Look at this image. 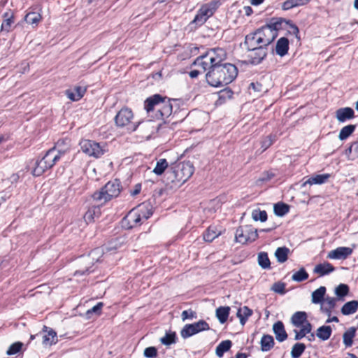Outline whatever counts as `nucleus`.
I'll list each match as a JSON object with an SVG mask.
<instances>
[{"instance_id": "f257e3e1", "label": "nucleus", "mask_w": 358, "mask_h": 358, "mask_svg": "<svg viewBox=\"0 0 358 358\" xmlns=\"http://www.w3.org/2000/svg\"><path fill=\"white\" fill-rule=\"evenodd\" d=\"M237 75V68L234 64L225 63L213 66L206 73V79L210 86L220 87L231 83Z\"/></svg>"}, {"instance_id": "f03ea898", "label": "nucleus", "mask_w": 358, "mask_h": 358, "mask_svg": "<svg viewBox=\"0 0 358 358\" xmlns=\"http://www.w3.org/2000/svg\"><path fill=\"white\" fill-rule=\"evenodd\" d=\"M144 107L148 113L152 111H156V118L162 120L169 117L172 113L173 109L171 100L159 94L148 98L145 101Z\"/></svg>"}, {"instance_id": "7ed1b4c3", "label": "nucleus", "mask_w": 358, "mask_h": 358, "mask_svg": "<svg viewBox=\"0 0 358 358\" xmlns=\"http://www.w3.org/2000/svg\"><path fill=\"white\" fill-rule=\"evenodd\" d=\"M152 206L150 203H142L133 208L124 217L123 225L127 228H133L141 224L152 215Z\"/></svg>"}, {"instance_id": "20e7f679", "label": "nucleus", "mask_w": 358, "mask_h": 358, "mask_svg": "<svg viewBox=\"0 0 358 358\" xmlns=\"http://www.w3.org/2000/svg\"><path fill=\"white\" fill-rule=\"evenodd\" d=\"M290 322L294 327L299 329L293 331L295 341L302 339L312 331L313 326L308 320V315L304 311L294 313L291 317Z\"/></svg>"}, {"instance_id": "39448f33", "label": "nucleus", "mask_w": 358, "mask_h": 358, "mask_svg": "<svg viewBox=\"0 0 358 358\" xmlns=\"http://www.w3.org/2000/svg\"><path fill=\"white\" fill-rule=\"evenodd\" d=\"M194 172L193 164L189 162H182L172 167V175L170 178L172 182L183 184L192 176Z\"/></svg>"}, {"instance_id": "423d86ee", "label": "nucleus", "mask_w": 358, "mask_h": 358, "mask_svg": "<svg viewBox=\"0 0 358 358\" xmlns=\"http://www.w3.org/2000/svg\"><path fill=\"white\" fill-rule=\"evenodd\" d=\"M120 192V184L117 181L108 182L99 192L93 194V199L99 204H103L119 195Z\"/></svg>"}, {"instance_id": "0eeeda50", "label": "nucleus", "mask_w": 358, "mask_h": 358, "mask_svg": "<svg viewBox=\"0 0 358 358\" xmlns=\"http://www.w3.org/2000/svg\"><path fill=\"white\" fill-rule=\"evenodd\" d=\"M220 6V2L218 0H214L202 5L191 24L196 27L201 26L213 15Z\"/></svg>"}, {"instance_id": "6e6552de", "label": "nucleus", "mask_w": 358, "mask_h": 358, "mask_svg": "<svg viewBox=\"0 0 358 358\" xmlns=\"http://www.w3.org/2000/svg\"><path fill=\"white\" fill-rule=\"evenodd\" d=\"M280 26L281 23L275 21L256 31L260 38L262 46L266 47L274 41L278 36V30Z\"/></svg>"}, {"instance_id": "1a4fd4ad", "label": "nucleus", "mask_w": 358, "mask_h": 358, "mask_svg": "<svg viewBox=\"0 0 358 358\" xmlns=\"http://www.w3.org/2000/svg\"><path fill=\"white\" fill-rule=\"evenodd\" d=\"M134 115L132 110L128 108H122L115 115V122L119 127H126L129 131L137 129V124L134 122Z\"/></svg>"}, {"instance_id": "9d476101", "label": "nucleus", "mask_w": 358, "mask_h": 358, "mask_svg": "<svg viewBox=\"0 0 358 358\" xmlns=\"http://www.w3.org/2000/svg\"><path fill=\"white\" fill-rule=\"evenodd\" d=\"M258 237L257 230L251 226H242L236 229L235 239L236 242L246 244L255 241Z\"/></svg>"}, {"instance_id": "9b49d317", "label": "nucleus", "mask_w": 358, "mask_h": 358, "mask_svg": "<svg viewBox=\"0 0 358 358\" xmlns=\"http://www.w3.org/2000/svg\"><path fill=\"white\" fill-rule=\"evenodd\" d=\"M103 254V250L100 248H96L93 250L90 255L81 259V264L84 266L83 268H80L77 270L74 275L78 276L79 275H85L90 273V268L94 264V261H99V257Z\"/></svg>"}, {"instance_id": "f8f14e48", "label": "nucleus", "mask_w": 358, "mask_h": 358, "mask_svg": "<svg viewBox=\"0 0 358 358\" xmlns=\"http://www.w3.org/2000/svg\"><path fill=\"white\" fill-rule=\"evenodd\" d=\"M80 145L82 151L89 156L97 158L104 153V150L100 144L93 141L83 140L80 141Z\"/></svg>"}, {"instance_id": "ddd939ff", "label": "nucleus", "mask_w": 358, "mask_h": 358, "mask_svg": "<svg viewBox=\"0 0 358 358\" xmlns=\"http://www.w3.org/2000/svg\"><path fill=\"white\" fill-rule=\"evenodd\" d=\"M209 328L206 322L200 320L193 324H185L180 331V335L183 338H187L202 331L208 330Z\"/></svg>"}, {"instance_id": "4468645a", "label": "nucleus", "mask_w": 358, "mask_h": 358, "mask_svg": "<svg viewBox=\"0 0 358 358\" xmlns=\"http://www.w3.org/2000/svg\"><path fill=\"white\" fill-rule=\"evenodd\" d=\"M160 123H157L153 120H147L139 122L137 124V127H139L140 131L148 139L150 138L153 134L157 132Z\"/></svg>"}, {"instance_id": "2eb2a0df", "label": "nucleus", "mask_w": 358, "mask_h": 358, "mask_svg": "<svg viewBox=\"0 0 358 358\" xmlns=\"http://www.w3.org/2000/svg\"><path fill=\"white\" fill-rule=\"evenodd\" d=\"M206 54L213 64V66L222 65V62L224 61L227 57L225 50L220 48H213L208 50Z\"/></svg>"}, {"instance_id": "dca6fc26", "label": "nucleus", "mask_w": 358, "mask_h": 358, "mask_svg": "<svg viewBox=\"0 0 358 358\" xmlns=\"http://www.w3.org/2000/svg\"><path fill=\"white\" fill-rule=\"evenodd\" d=\"M59 142H57L56 147L50 149L44 155L49 166L52 168L66 153V150H59L57 147L59 146Z\"/></svg>"}, {"instance_id": "f3484780", "label": "nucleus", "mask_w": 358, "mask_h": 358, "mask_svg": "<svg viewBox=\"0 0 358 358\" xmlns=\"http://www.w3.org/2000/svg\"><path fill=\"white\" fill-rule=\"evenodd\" d=\"M353 248L338 247L330 251L327 254V258L330 259H346L352 254Z\"/></svg>"}, {"instance_id": "a211bd4d", "label": "nucleus", "mask_w": 358, "mask_h": 358, "mask_svg": "<svg viewBox=\"0 0 358 358\" xmlns=\"http://www.w3.org/2000/svg\"><path fill=\"white\" fill-rule=\"evenodd\" d=\"M194 65L199 69L202 73L208 69L210 71L213 68V64L206 54L197 57L194 62Z\"/></svg>"}, {"instance_id": "6ab92c4d", "label": "nucleus", "mask_w": 358, "mask_h": 358, "mask_svg": "<svg viewBox=\"0 0 358 358\" xmlns=\"http://www.w3.org/2000/svg\"><path fill=\"white\" fill-rule=\"evenodd\" d=\"M245 44L247 46L248 50L262 47V43L260 42V38L257 34V31H255L254 34H250L246 36Z\"/></svg>"}, {"instance_id": "aec40b11", "label": "nucleus", "mask_w": 358, "mask_h": 358, "mask_svg": "<svg viewBox=\"0 0 358 358\" xmlns=\"http://www.w3.org/2000/svg\"><path fill=\"white\" fill-rule=\"evenodd\" d=\"M45 334L43 336V344L45 346H50L57 342V333L52 329L44 327Z\"/></svg>"}, {"instance_id": "412c9836", "label": "nucleus", "mask_w": 358, "mask_h": 358, "mask_svg": "<svg viewBox=\"0 0 358 358\" xmlns=\"http://www.w3.org/2000/svg\"><path fill=\"white\" fill-rule=\"evenodd\" d=\"M336 117L338 122H343L354 117V110L349 107L339 108L336 112Z\"/></svg>"}, {"instance_id": "4be33fe9", "label": "nucleus", "mask_w": 358, "mask_h": 358, "mask_svg": "<svg viewBox=\"0 0 358 358\" xmlns=\"http://www.w3.org/2000/svg\"><path fill=\"white\" fill-rule=\"evenodd\" d=\"M273 331L278 341L282 342L287 339V334L281 321H278L273 325Z\"/></svg>"}, {"instance_id": "5701e85b", "label": "nucleus", "mask_w": 358, "mask_h": 358, "mask_svg": "<svg viewBox=\"0 0 358 358\" xmlns=\"http://www.w3.org/2000/svg\"><path fill=\"white\" fill-rule=\"evenodd\" d=\"M337 299L334 297H325L322 303L320 304V310L322 313L328 315H331V310L335 308Z\"/></svg>"}, {"instance_id": "b1692460", "label": "nucleus", "mask_w": 358, "mask_h": 358, "mask_svg": "<svg viewBox=\"0 0 358 358\" xmlns=\"http://www.w3.org/2000/svg\"><path fill=\"white\" fill-rule=\"evenodd\" d=\"M49 169H50V167L44 156L41 159L36 162L32 174L35 176H39Z\"/></svg>"}, {"instance_id": "393cba45", "label": "nucleus", "mask_w": 358, "mask_h": 358, "mask_svg": "<svg viewBox=\"0 0 358 358\" xmlns=\"http://www.w3.org/2000/svg\"><path fill=\"white\" fill-rule=\"evenodd\" d=\"M85 92V89L81 87H76L73 90H66V95L70 100L76 101L80 100L83 96Z\"/></svg>"}, {"instance_id": "a878e982", "label": "nucleus", "mask_w": 358, "mask_h": 358, "mask_svg": "<svg viewBox=\"0 0 358 358\" xmlns=\"http://www.w3.org/2000/svg\"><path fill=\"white\" fill-rule=\"evenodd\" d=\"M334 271V267L329 262L319 264L314 268L313 272L320 276L329 274Z\"/></svg>"}, {"instance_id": "bb28decb", "label": "nucleus", "mask_w": 358, "mask_h": 358, "mask_svg": "<svg viewBox=\"0 0 358 358\" xmlns=\"http://www.w3.org/2000/svg\"><path fill=\"white\" fill-rule=\"evenodd\" d=\"M326 294V287L324 286L320 287L315 289L311 294V302L314 304H321L324 299Z\"/></svg>"}, {"instance_id": "cd10ccee", "label": "nucleus", "mask_w": 358, "mask_h": 358, "mask_svg": "<svg viewBox=\"0 0 358 358\" xmlns=\"http://www.w3.org/2000/svg\"><path fill=\"white\" fill-rule=\"evenodd\" d=\"M330 177L329 174H320V175H316L315 176H313L310 178H308L306 181H305L302 184V187H305L307 184L308 185H321L324 183Z\"/></svg>"}, {"instance_id": "c85d7f7f", "label": "nucleus", "mask_w": 358, "mask_h": 358, "mask_svg": "<svg viewBox=\"0 0 358 358\" xmlns=\"http://www.w3.org/2000/svg\"><path fill=\"white\" fill-rule=\"evenodd\" d=\"M252 62L255 64L259 63L266 55V50L264 47L257 48V49L251 50Z\"/></svg>"}, {"instance_id": "c756f323", "label": "nucleus", "mask_w": 358, "mask_h": 358, "mask_svg": "<svg viewBox=\"0 0 358 358\" xmlns=\"http://www.w3.org/2000/svg\"><path fill=\"white\" fill-rule=\"evenodd\" d=\"M358 308V301L353 300L345 303L341 308V313L344 315L354 314Z\"/></svg>"}, {"instance_id": "7c9ffc66", "label": "nucleus", "mask_w": 358, "mask_h": 358, "mask_svg": "<svg viewBox=\"0 0 358 358\" xmlns=\"http://www.w3.org/2000/svg\"><path fill=\"white\" fill-rule=\"evenodd\" d=\"M230 310L231 308L229 306H220L216 309L215 315L221 324H224L227 322Z\"/></svg>"}, {"instance_id": "2f4dec72", "label": "nucleus", "mask_w": 358, "mask_h": 358, "mask_svg": "<svg viewBox=\"0 0 358 358\" xmlns=\"http://www.w3.org/2000/svg\"><path fill=\"white\" fill-rule=\"evenodd\" d=\"M355 334L356 329L355 327H350L344 332L343 335V342L345 347L348 348L352 345Z\"/></svg>"}, {"instance_id": "473e14b6", "label": "nucleus", "mask_w": 358, "mask_h": 358, "mask_svg": "<svg viewBox=\"0 0 358 358\" xmlns=\"http://www.w3.org/2000/svg\"><path fill=\"white\" fill-rule=\"evenodd\" d=\"M252 310L248 306L240 308L237 312V317L240 320V323L244 325L248 319L252 315Z\"/></svg>"}, {"instance_id": "72a5a7b5", "label": "nucleus", "mask_w": 358, "mask_h": 358, "mask_svg": "<svg viewBox=\"0 0 358 358\" xmlns=\"http://www.w3.org/2000/svg\"><path fill=\"white\" fill-rule=\"evenodd\" d=\"M289 42L286 38H280L276 44L275 50L276 53L282 57L287 54L288 51Z\"/></svg>"}, {"instance_id": "f704fd0d", "label": "nucleus", "mask_w": 358, "mask_h": 358, "mask_svg": "<svg viewBox=\"0 0 358 358\" xmlns=\"http://www.w3.org/2000/svg\"><path fill=\"white\" fill-rule=\"evenodd\" d=\"M331 332L330 326H322L317 329L316 336L322 341H327L330 338Z\"/></svg>"}, {"instance_id": "c9c22d12", "label": "nucleus", "mask_w": 358, "mask_h": 358, "mask_svg": "<svg viewBox=\"0 0 358 358\" xmlns=\"http://www.w3.org/2000/svg\"><path fill=\"white\" fill-rule=\"evenodd\" d=\"M261 349L264 352L270 350L274 345L273 338L270 335H264L260 341Z\"/></svg>"}, {"instance_id": "e433bc0d", "label": "nucleus", "mask_w": 358, "mask_h": 358, "mask_svg": "<svg viewBox=\"0 0 358 358\" xmlns=\"http://www.w3.org/2000/svg\"><path fill=\"white\" fill-rule=\"evenodd\" d=\"M221 232L217 231L215 227H209L203 234V239L207 242L213 241L215 238L220 236Z\"/></svg>"}, {"instance_id": "4c0bfd02", "label": "nucleus", "mask_w": 358, "mask_h": 358, "mask_svg": "<svg viewBox=\"0 0 358 358\" xmlns=\"http://www.w3.org/2000/svg\"><path fill=\"white\" fill-rule=\"evenodd\" d=\"M345 155L349 160H355L358 158V142H354L348 148Z\"/></svg>"}, {"instance_id": "58836bf2", "label": "nucleus", "mask_w": 358, "mask_h": 358, "mask_svg": "<svg viewBox=\"0 0 358 358\" xmlns=\"http://www.w3.org/2000/svg\"><path fill=\"white\" fill-rule=\"evenodd\" d=\"M310 0H287L282 4L284 10H289L294 7L306 5Z\"/></svg>"}, {"instance_id": "ea45409f", "label": "nucleus", "mask_w": 358, "mask_h": 358, "mask_svg": "<svg viewBox=\"0 0 358 358\" xmlns=\"http://www.w3.org/2000/svg\"><path fill=\"white\" fill-rule=\"evenodd\" d=\"M231 347V342L229 340L222 341L216 348V355L219 357H222L223 354L228 351Z\"/></svg>"}, {"instance_id": "a19ab883", "label": "nucleus", "mask_w": 358, "mask_h": 358, "mask_svg": "<svg viewBox=\"0 0 358 358\" xmlns=\"http://www.w3.org/2000/svg\"><path fill=\"white\" fill-rule=\"evenodd\" d=\"M306 345L302 343H295L291 350V357L292 358H299L305 351Z\"/></svg>"}, {"instance_id": "79ce46f5", "label": "nucleus", "mask_w": 358, "mask_h": 358, "mask_svg": "<svg viewBox=\"0 0 358 358\" xmlns=\"http://www.w3.org/2000/svg\"><path fill=\"white\" fill-rule=\"evenodd\" d=\"M289 249L285 247L277 248L275 252V256L280 263H283L287 259Z\"/></svg>"}, {"instance_id": "37998d69", "label": "nucleus", "mask_w": 358, "mask_h": 358, "mask_svg": "<svg viewBox=\"0 0 358 358\" xmlns=\"http://www.w3.org/2000/svg\"><path fill=\"white\" fill-rule=\"evenodd\" d=\"M355 127V125L352 124H349L343 127L338 135L339 139L343 141L348 138L354 132Z\"/></svg>"}, {"instance_id": "c03bdc74", "label": "nucleus", "mask_w": 358, "mask_h": 358, "mask_svg": "<svg viewBox=\"0 0 358 358\" xmlns=\"http://www.w3.org/2000/svg\"><path fill=\"white\" fill-rule=\"evenodd\" d=\"M168 166L169 164L165 159H160L157 162L156 166L153 169V173L157 176H160L164 172Z\"/></svg>"}, {"instance_id": "a18cd8bd", "label": "nucleus", "mask_w": 358, "mask_h": 358, "mask_svg": "<svg viewBox=\"0 0 358 358\" xmlns=\"http://www.w3.org/2000/svg\"><path fill=\"white\" fill-rule=\"evenodd\" d=\"M100 214V210L97 207H92L90 208L84 215V219L87 222L94 221V217H98Z\"/></svg>"}, {"instance_id": "49530a36", "label": "nucleus", "mask_w": 358, "mask_h": 358, "mask_svg": "<svg viewBox=\"0 0 358 358\" xmlns=\"http://www.w3.org/2000/svg\"><path fill=\"white\" fill-rule=\"evenodd\" d=\"M274 213L278 216H283L289 212V206L282 203L274 205Z\"/></svg>"}, {"instance_id": "de8ad7c7", "label": "nucleus", "mask_w": 358, "mask_h": 358, "mask_svg": "<svg viewBox=\"0 0 358 358\" xmlns=\"http://www.w3.org/2000/svg\"><path fill=\"white\" fill-rule=\"evenodd\" d=\"M258 264L262 268H270L271 263L267 253L260 252L258 255Z\"/></svg>"}, {"instance_id": "09e8293b", "label": "nucleus", "mask_w": 358, "mask_h": 358, "mask_svg": "<svg viewBox=\"0 0 358 358\" xmlns=\"http://www.w3.org/2000/svg\"><path fill=\"white\" fill-rule=\"evenodd\" d=\"M252 217L255 221L265 222L267 219V213L265 210L255 209L252 212Z\"/></svg>"}, {"instance_id": "8fccbe9b", "label": "nucleus", "mask_w": 358, "mask_h": 358, "mask_svg": "<svg viewBox=\"0 0 358 358\" xmlns=\"http://www.w3.org/2000/svg\"><path fill=\"white\" fill-rule=\"evenodd\" d=\"M41 20V15L38 13H29L25 16V21L32 25L37 24Z\"/></svg>"}, {"instance_id": "3c124183", "label": "nucleus", "mask_w": 358, "mask_h": 358, "mask_svg": "<svg viewBox=\"0 0 358 358\" xmlns=\"http://www.w3.org/2000/svg\"><path fill=\"white\" fill-rule=\"evenodd\" d=\"M308 278V274L303 268H301L299 271L294 273L292 276V280L295 282H301L306 280Z\"/></svg>"}, {"instance_id": "603ef678", "label": "nucleus", "mask_w": 358, "mask_h": 358, "mask_svg": "<svg viewBox=\"0 0 358 358\" xmlns=\"http://www.w3.org/2000/svg\"><path fill=\"white\" fill-rule=\"evenodd\" d=\"M176 335L175 332H168L164 337L160 338V341L165 345H169L176 343Z\"/></svg>"}, {"instance_id": "864d4df0", "label": "nucleus", "mask_w": 358, "mask_h": 358, "mask_svg": "<svg viewBox=\"0 0 358 358\" xmlns=\"http://www.w3.org/2000/svg\"><path fill=\"white\" fill-rule=\"evenodd\" d=\"M349 292V287L345 284H340L335 289V294L338 297H343L346 296Z\"/></svg>"}, {"instance_id": "5fc2aeb1", "label": "nucleus", "mask_w": 358, "mask_h": 358, "mask_svg": "<svg viewBox=\"0 0 358 358\" xmlns=\"http://www.w3.org/2000/svg\"><path fill=\"white\" fill-rule=\"evenodd\" d=\"M4 20L3 22L1 24V30L8 32L10 31L11 24L13 23V20L11 16H9L8 13L4 14Z\"/></svg>"}, {"instance_id": "6e6d98bb", "label": "nucleus", "mask_w": 358, "mask_h": 358, "mask_svg": "<svg viewBox=\"0 0 358 358\" xmlns=\"http://www.w3.org/2000/svg\"><path fill=\"white\" fill-rule=\"evenodd\" d=\"M22 343H20V342L15 343L9 347V348L8 349V350L6 352V354L8 355H15V354L17 353L18 352H20V350L22 348Z\"/></svg>"}, {"instance_id": "4d7b16f0", "label": "nucleus", "mask_w": 358, "mask_h": 358, "mask_svg": "<svg viewBox=\"0 0 358 358\" xmlns=\"http://www.w3.org/2000/svg\"><path fill=\"white\" fill-rule=\"evenodd\" d=\"M143 355L148 358H155L157 355V350L155 347H148L144 350Z\"/></svg>"}, {"instance_id": "13d9d810", "label": "nucleus", "mask_w": 358, "mask_h": 358, "mask_svg": "<svg viewBox=\"0 0 358 358\" xmlns=\"http://www.w3.org/2000/svg\"><path fill=\"white\" fill-rule=\"evenodd\" d=\"M285 289V284L281 283V282L274 283L271 288V289L273 291H274L276 293H279V294H284Z\"/></svg>"}, {"instance_id": "bf43d9fd", "label": "nucleus", "mask_w": 358, "mask_h": 358, "mask_svg": "<svg viewBox=\"0 0 358 358\" xmlns=\"http://www.w3.org/2000/svg\"><path fill=\"white\" fill-rule=\"evenodd\" d=\"M103 306V303H101V302L98 303L96 306L92 307L91 309H89L87 311V314L90 315L92 313H96V314L100 315Z\"/></svg>"}, {"instance_id": "052dcab7", "label": "nucleus", "mask_w": 358, "mask_h": 358, "mask_svg": "<svg viewBox=\"0 0 358 358\" xmlns=\"http://www.w3.org/2000/svg\"><path fill=\"white\" fill-rule=\"evenodd\" d=\"M182 321L187 319H193L195 317V313L191 310H184L181 314Z\"/></svg>"}, {"instance_id": "680f3d73", "label": "nucleus", "mask_w": 358, "mask_h": 358, "mask_svg": "<svg viewBox=\"0 0 358 358\" xmlns=\"http://www.w3.org/2000/svg\"><path fill=\"white\" fill-rule=\"evenodd\" d=\"M262 85L257 83H252L250 85V87H249V89L250 90H253L255 92H261L262 91Z\"/></svg>"}, {"instance_id": "e2e57ef3", "label": "nucleus", "mask_w": 358, "mask_h": 358, "mask_svg": "<svg viewBox=\"0 0 358 358\" xmlns=\"http://www.w3.org/2000/svg\"><path fill=\"white\" fill-rule=\"evenodd\" d=\"M141 190V184H136L134 189L131 190V194L132 196H136L140 193Z\"/></svg>"}, {"instance_id": "0e129e2a", "label": "nucleus", "mask_w": 358, "mask_h": 358, "mask_svg": "<svg viewBox=\"0 0 358 358\" xmlns=\"http://www.w3.org/2000/svg\"><path fill=\"white\" fill-rule=\"evenodd\" d=\"M202 72L201 71V70L199 69H194V70H192L189 73V76L192 78H195L198 76V75L199 73H201Z\"/></svg>"}, {"instance_id": "69168bd1", "label": "nucleus", "mask_w": 358, "mask_h": 358, "mask_svg": "<svg viewBox=\"0 0 358 358\" xmlns=\"http://www.w3.org/2000/svg\"><path fill=\"white\" fill-rule=\"evenodd\" d=\"M273 175L271 173H266L264 176L259 178L261 181H267L269 180L271 178H273Z\"/></svg>"}, {"instance_id": "338daca9", "label": "nucleus", "mask_w": 358, "mask_h": 358, "mask_svg": "<svg viewBox=\"0 0 358 358\" xmlns=\"http://www.w3.org/2000/svg\"><path fill=\"white\" fill-rule=\"evenodd\" d=\"M272 144V141L270 138H267L265 141H263V147L264 148V150H266Z\"/></svg>"}, {"instance_id": "774afa93", "label": "nucleus", "mask_w": 358, "mask_h": 358, "mask_svg": "<svg viewBox=\"0 0 358 358\" xmlns=\"http://www.w3.org/2000/svg\"><path fill=\"white\" fill-rule=\"evenodd\" d=\"M244 12L246 15L249 16L252 13V9L250 6H245L243 8Z\"/></svg>"}]
</instances>
